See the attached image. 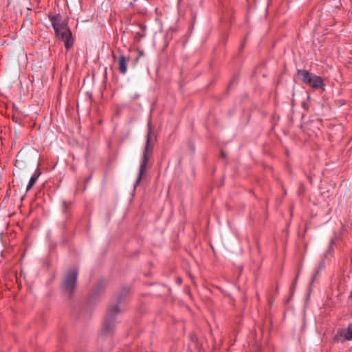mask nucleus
<instances>
[{
	"instance_id": "11",
	"label": "nucleus",
	"mask_w": 352,
	"mask_h": 352,
	"mask_svg": "<svg viewBox=\"0 0 352 352\" xmlns=\"http://www.w3.org/2000/svg\"><path fill=\"white\" fill-rule=\"evenodd\" d=\"M130 6H133V3H130Z\"/></svg>"
},
{
	"instance_id": "7",
	"label": "nucleus",
	"mask_w": 352,
	"mask_h": 352,
	"mask_svg": "<svg viewBox=\"0 0 352 352\" xmlns=\"http://www.w3.org/2000/svg\"><path fill=\"white\" fill-rule=\"evenodd\" d=\"M336 338L342 342L352 340V323L349 324L347 328L338 331Z\"/></svg>"
},
{
	"instance_id": "8",
	"label": "nucleus",
	"mask_w": 352,
	"mask_h": 352,
	"mask_svg": "<svg viewBox=\"0 0 352 352\" xmlns=\"http://www.w3.org/2000/svg\"><path fill=\"white\" fill-rule=\"evenodd\" d=\"M41 174V172L38 166L32 176L30 177V179L27 186V190H29L34 186Z\"/></svg>"
},
{
	"instance_id": "3",
	"label": "nucleus",
	"mask_w": 352,
	"mask_h": 352,
	"mask_svg": "<svg viewBox=\"0 0 352 352\" xmlns=\"http://www.w3.org/2000/svg\"><path fill=\"white\" fill-rule=\"evenodd\" d=\"M298 74L306 85L314 89H324L325 85L321 77L303 69H298Z\"/></svg>"
},
{
	"instance_id": "4",
	"label": "nucleus",
	"mask_w": 352,
	"mask_h": 352,
	"mask_svg": "<svg viewBox=\"0 0 352 352\" xmlns=\"http://www.w3.org/2000/svg\"><path fill=\"white\" fill-rule=\"evenodd\" d=\"M78 278V272L76 270L68 271L62 283V289L66 294L71 295L74 291Z\"/></svg>"
},
{
	"instance_id": "6",
	"label": "nucleus",
	"mask_w": 352,
	"mask_h": 352,
	"mask_svg": "<svg viewBox=\"0 0 352 352\" xmlns=\"http://www.w3.org/2000/svg\"><path fill=\"white\" fill-rule=\"evenodd\" d=\"M114 61H116L118 65V69L121 74H125L127 72V64L129 60V58H126L125 56L120 54L116 56L115 54L112 55Z\"/></svg>"
},
{
	"instance_id": "1",
	"label": "nucleus",
	"mask_w": 352,
	"mask_h": 352,
	"mask_svg": "<svg viewBox=\"0 0 352 352\" xmlns=\"http://www.w3.org/2000/svg\"><path fill=\"white\" fill-rule=\"evenodd\" d=\"M156 141L157 136L151 129V122H148V131L146 137V144L140 162L138 176L133 184L135 188L140 184L143 175L146 173L147 163L152 154L153 149Z\"/></svg>"
},
{
	"instance_id": "10",
	"label": "nucleus",
	"mask_w": 352,
	"mask_h": 352,
	"mask_svg": "<svg viewBox=\"0 0 352 352\" xmlns=\"http://www.w3.org/2000/svg\"><path fill=\"white\" fill-rule=\"evenodd\" d=\"M221 156H222V157H224V156H225V154H224V153H223V152H222V153H221Z\"/></svg>"
},
{
	"instance_id": "2",
	"label": "nucleus",
	"mask_w": 352,
	"mask_h": 352,
	"mask_svg": "<svg viewBox=\"0 0 352 352\" xmlns=\"http://www.w3.org/2000/svg\"><path fill=\"white\" fill-rule=\"evenodd\" d=\"M50 21L52 23L56 36L64 41L67 50L70 49L74 43L72 34L68 29L67 25L62 23L61 16L60 14L52 15L50 16Z\"/></svg>"
},
{
	"instance_id": "5",
	"label": "nucleus",
	"mask_w": 352,
	"mask_h": 352,
	"mask_svg": "<svg viewBox=\"0 0 352 352\" xmlns=\"http://www.w3.org/2000/svg\"><path fill=\"white\" fill-rule=\"evenodd\" d=\"M120 312L119 306L118 304L114 305L109 307L107 317L103 324L102 330L104 333L108 334L111 333L115 328V316Z\"/></svg>"
},
{
	"instance_id": "9",
	"label": "nucleus",
	"mask_w": 352,
	"mask_h": 352,
	"mask_svg": "<svg viewBox=\"0 0 352 352\" xmlns=\"http://www.w3.org/2000/svg\"><path fill=\"white\" fill-rule=\"evenodd\" d=\"M69 205V203L66 201H63V208H66Z\"/></svg>"
}]
</instances>
